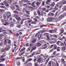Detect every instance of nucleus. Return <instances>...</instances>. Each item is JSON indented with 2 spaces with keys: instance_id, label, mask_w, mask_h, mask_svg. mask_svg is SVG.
<instances>
[{
  "instance_id": "obj_56",
  "label": "nucleus",
  "mask_w": 66,
  "mask_h": 66,
  "mask_svg": "<svg viewBox=\"0 0 66 66\" xmlns=\"http://www.w3.org/2000/svg\"><path fill=\"white\" fill-rule=\"evenodd\" d=\"M49 31L51 33H52V30H50Z\"/></svg>"
},
{
  "instance_id": "obj_13",
  "label": "nucleus",
  "mask_w": 66,
  "mask_h": 66,
  "mask_svg": "<svg viewBox=\"0 0 66 66\" xmlns=\"http://www.w3.org/2000/svg\"><path fill=\"white\" fill-rule=\"evenodd\" d=\"M46 46V45H42V47H43V49H46V48H47V46Z\"/></svg>"
},
{
  "instance_id": "obj_57",
  "label": "nucleus",
  "mask_w": 66,
  "mask_h": 66,
  "mask_svg": "<svg viewBox=\"0 0 66 66\" xmlns=\"http://www.w3.org/2000/svg\"><path fill=\"white\" fill-rule=\"evenodd\" d=\"M50 59H49V58H48L47 60L46 61V62H48V61H49V60Z\"/></svg>"
},
{
  "instance_id": "obj_40",
  "label": "nucleus",
  "mask_w": 66,
  "mask_h": 66,
  "mask_svg": "<svg viewBox=\"0 0 66 66\" xmlns=\"http://www.w3.org/2000/svg\"><path fill=\"white\" fill-rule=\"evenodd\" d=\"M56 51H54L53 53V55H54L56 54Z\"/></svg>"
},
{
  "instance_id": "obj_52",
  "label": "nucleus",
  "mask_w": 66,
  "mask_h": 66,
  "mask_svg": "<svg viewBox=\"0 0 66 66\" xmlns=\"http://www.w3.org/2000/svg\"><path fill=\"white\" fill-rule=\"evenodd\" d=\"M5 55L2 56L1 57H0V58H3V57H5Z\"/></svg>"
},
{
  "instance_id": "obj_42",
  "label": "nucleus",
  "mask_w": 66,
  "mask_h": 66,
  "mask_svg": "<svg viewBox=\"0 0 66 66\" xmlns=\"http://www.w3.org/2000/svg\"><path fill=\"white\" fill-rule=\"evenodd\" d=\"M8 44H10V43H11V40H8Z\"/></svg>"
},
{
  "instance_id": "obj_35",
  "label": "nucleus",
  "mask_w": 66,
  "mask_h": 66,
  "mask_svg": "<svg viewBox=\"0 0 66 66\" xmlns=\"http://www.w3.org/2000/svg\"><path fill=\"white\" fill-rule=\"evenodd\" d=\"M31 24H36V22H35L33 21L31 22Z\"/></svg>"
},
{
  "instance_id": "obj_64",
  "label": "nucleus",
  "mask_w": 66,
  "mask_h": 66,
  "mask_svg": "<svg viewBox=\"0 0 66 66\" xmlns=\"http://www.w3.org/2000/svg\"><path fill=\"white\" fill-rule=\"evenodd\" d=\"M63 58H64H64H66V56H64V55H63L62 56Z\"/></svg>"
},
{
  "instance_id": "obj_28",
  "label": "nucleus",
  "mask_w": 66,
  "mask_h": 66,
  "mask_svg": "<svg viewBox=\"0 0 66 66\" xmlns=\"http://www.w3.org/2000/svg\"><path fill=\"white\" fill-rule=\"evenodd\" d=\"M48 66H51V62H50L48 64Z\"/></svg>"
},
{
  "instance_id": "obj_24",
  "label": "nucleus",
  "mask_w": 66,
  "mask_h": 66,
  "mask_svg": "<svg viewBox=\"0 0 66 66\" xmlns=\"http://www.w3.org/2000/svg\"><path fill=\"white\" fill-rule=\"evenodd\" d=\"M58 10V9H54V10L52 11V12L54 13V12H55L56 11V10Z\"/></svg>"
},
{
  "instance_id": "obj_55",
  "label": "nucleus",
  "mask_w": 66,
  "mask_h": 66,
  "mask_svg": "<svg viewBox=\"0 0 66 66\" xmlns=\"http://www.w3.org/2000/svg\"><path fill=\"white\" fill-rule=\"evenodd\" d=\"M64 43L65 45V46L64 47H66V42H65V41H64Z\"/></svg>"
},
{
  "instance_id": "obj_17",
  "label": "nucleus",
  "mask_w": 66,
  "mask_h": 66,
  "mask_svg": "<svg viewBox=\"0 0 66 66\" xmlns=\"http://www.w3.org/2000/svg\"><path fill=\"white\" fill-rule=\"evenodd\" d=\"M46 37H47L46 39H47V40H50V39L49 38V36L48 35H46Z\"/></svg>"
},
{
  "instance_id": "obj_31",
  "label": "nucleus",
  "mask_w": 66,
  "mask_h": 66,
  "mask_svg": "<svg viewBox=\"0 0 66 66\" xmlns=\"http://www.w3.org/2000/svg\"><path fill=\"white\" fill-rule=\"evenodd\" d=\"M0 7H1V8L5 9V7L3 6H0Z\"/></svg>"
},
{
  "instance_id": "obj_62",
  "label": "nucleus",
  "mask_w": 66,
  "mask_h": 66,
  "mask_svg": "<svg viewBox=\"0 0 66 66\" xmlns=\"http://www.w3.org/2000/svg\"><path fill=\"white\" fill-rule=\"evenodd\" d=\"M21 25H19L17 26L18 28H20L21 27Z\"/></svg>"
},
{
  "instance_id": "obj_47",
  "label": "nucleus",
  "mask_w": 66,
  "mask_h": 66,
  "mask_svg": "<svg viewBox=\"0 0 66 66\" xmlns=\"http://www.w3.org/2000/svg\"><path fill=\"white\" fill-rule=\"evenodd\" d=\"M39 10H42V11H45V10H46V9H39Z\"/></svg>"
},
{
  "instance_id": "obj_9",
  "label": "nucleus",
  "mask_w": 66,
  "mask_h": 66,
  "mask_svg": "<svg viewBox=\"0 0 66 66\" xmlns=\"http://www.w3.org/2000/svg\"><path fill=\"white\" fill-rule=\"evenodd\" d=\"M36 45L38 47H39V46H40L41 45H42V44L39 42H37L36 43Z\"/></svg>"
},
{
  "instance_id": "obj_5",
  "label": "nucleus",
  "mask_w": 66,
  "mask_h": 66,
  "mask_svg": "<svg viewBox=\"0 0 66 66\" xmlns=\"http://www.w3.org/2000/svg\"><path fill=\"white\" fill-rule=\"evenodd\" d=\"M33 45H34V46H32V49H33V50L36 49V45H35V44H33Z\"/></svg>"
},
{
  "instance_id": "obj_4",
  "label": "nucleus",
  "mask_w": 66,
  "mask_h": 66,
  "mask_svg": "<svg viewBox=\"0 0 66 66\" xmlns=\"http://www.w3.org/2000/svg\"><path fill=\"white\" fill-rule=\"evenodd\" d=\"M7 18H9L10 17V16H11V13L9 12H8L7 13Z\"/></svg>"
},
{
  "instance_id": "obj_8",
  "label": "nucleus",
  "mask_w": 66,
  "mask_h": 66,
  "mask_svg": "<svg viewBox=\"0 0 66 66\" xmlns=\"http://www.w3.org/2000/svg\"><path fill=\"white\" fill-rule=\"evenodd\" d=\"M3 3L4 4H5L6 6H9V5L7 4V3L6 1L4 2Z\"/></svg>"
},
{
  "instance_id": "obj_20",
  "label": "nucleus",
  "mask_w": 66,
  "mask_h": 66,
  "mask_svg": "<svg viewBox=\"0 0 66 66\" xmlns=\"http://www.w3.org/2000/svg\"><path fill=\"white\" fill-rule=\"evenodd\" d=\"M60 49H61L60 47H57V51H60Z\"/></svg>"
},
{
  "instance_id": "obj_22",
  "label": "nucleus",
  "mask_w": 66,
  "mask_h": 66,
  "mask_svg": "<svg viewBox=\"0 0 66 66\" xmlns=\"http://www.w3.org/2000/svg\"><path fill=\"white\" fill-rule=\"evenodd\" d=\"M64 33V30H62L61 31V32L59 33V35H61V34H62V33Z\"/></svg>"
},
{
  "instance_id": "obj_45",
  "label": "nucleus",
  "mask_w": 66,
  "mask_h": 66,
  "mask_svg": "<svg viewBox=\"0 0 66 66\" xmlns=\"http://www.w3.org/2000/svg\"><path fill=\"white\" fill-rule=\"evenodd\" d=\"M22 61H23V62H24L25 60H24V56H23V57Z\"/></svg>"
},
{
  "instance_id": "obj_48",
  "label": "nucleus",
  "mask_w": 66,
  "mask_h": 66,
  "mask_svg": "<svg viewBox=\"0 0 66 66\" xmlns=\"http://www.w3.org/2000/svg\"><path fill=\"white\" fill-rule=\"evenodd\" d=\"M48 15H52V16H53V15H54V14H53V13H51L50 14H48Z\"/></svg>"
},
{
  "instance_id": "obj_36",
  "label": "nucleus",
  "mask_w": 66,
  "mask_h": 66,
  "mask_svg": "<svg viewBox=\"0 0 66 66\" xmlns=\"http://www.w3.org/2000/svg\"><path fill=\"white\" fill-rule=\"evenodd\" d=\"M0 11L2 13V12H4V11H5V10L0 9Z\"/></svg>"
},
{
  "instance_id": "obj_12",
  "label": "nucleus",
  "mask_w": 66,
  "mask_h": 66,
  "mask_svg": "<svg viewBox=\"0 0 66 66\" xmlns=\"http://www.w3.org/2000/svg\"><path fill=\"white\" fill-rule=\"evenodd\" d=\"M41 61H42V59L41 58H39L37 60V62H38L39 63Z\"/></svg>"
},
{
  "instance_id": "obj_14",
  "label": "nucleus",
  "mask_w": 66,
  "mask_h": 66,
  "mask_svg": "<svg viewBox=\"0 0 66 66\" xmlns=\"http://www.w3.org/2000/svg\"><path fill=\"white\" fill-rule=\"evenodd\" d=\"M53 49L54 50H55L56 49H57V46L55 44H54V46Z\"/></svg>"
},
{
  "instance_id": "obj_38",
  "label": "nucleus",
  "mask_w": 66,
  "mask_h": 66,
  "mask_svg": "<svg viewBox=\"0 0 66 66\" xmlns=\"http://www.w3.org/2000/svg\"><path fill=\"white\" fill-rule=\"evenodd\" d=\"M42 5H43V6H44V5H45V3H44V1H42Z\"/></svg>"
},
{
  "instance_id": "obj_21",
  "label": "nucleus",
  "mask_w": 66,
  "mask_h": 66,
  "mask_svg": "<svg viewBox=\"0 0 66 66\" xmlns=\"http://www.w3.org/2000/svg\"><path fill=\"white\" fill-rule=\"evenodd\" d=\"M55 5V3L53 2V3L51 4V6L53 7Z\"/></svg>"
},
{
  "instance_id": "obj_61",
  "label": "nucleus",
  "mask_w": 66,
  "mask_h": 66,
  "mask_svg": "<svg viewBox=\"0 0 66 66\" xmlns=\"http://www.w3.org/2000/svg\"><path fill=\"white\" fill-rule=\"evenodd\" d=\"M14 16H15V17H18V15H17V14H14Z\"/></svg>"
},
{
  "instance_id": "obj_2",
  "label": "nucleus",
  "mask_w": 66,
  "mask_h": 66,
  "mask_svg": "<svg viewBox=\"0 0 66 66\" xmlns=\"http://www.w3.org/2000/svg\"><path fill=\"white\" fill-rule=\"evenodd\" d=\"M5 22L4 24L3 25L4 26H6V25H9V20H5Z\"/></svg>"
},
{
  "instance_id": "obj_33",
  "label": "nucleus",
  "mask_w": 66,
  "mask_h": 66,
  "mask_svg": "<svg viewBox=\"0 0 66 66\" xmlns=\"http://www.w3.org/2000/svg\"><path fill=\"white\" fill-rule=\"evenodd\" d=\"M46 4H47L48 5H50V3L47 2V1H46Z\"/></svg>"
},
{
  "instance_id": "obj_3",
  "label": "nucleus",
  "mask_w": 66,
  "mask_h": 66,
  "mask_svg": "<svg viewBox=\"0 0 66 66\" xmlns=\"http://www.w3.org/2000/svg\"><path fill=\"white\" fill-rule=\"evenodd\" d=\"M65 14H64V13L63 14H62L60 16H59V18L60 19H62L63 18H64V17H65Z\"/></svg>"
},
{
  "instance_id": "obj_23",
  "label": "nucleus",
  "mask_w": 66,
  "mask_h": 66,
  "mask_svg": "<svg viewBox=\"0 0 66 66\" xmlns=\"http://www.w3.org/2000/svg\"><path fill=\"white\" fill-rule=\"evenodd\" d=\"M36 60H37V58L36 57H35L33 59V61L34 62H35L36 61Z\"/></svg>"
},
{
  "instance_id": "obj_27",
  "label": "nucleus",
  "mask_w": 66,
  "mask_h": 66,
  "mask_svg": "<svg viewBox=\"0 0 66 66\" xmlns=\"http://www.w3.org/2000/svg\"><path fill=\"white\" fill-rule=\"evenodd\" d=\"M9 48H10V46H8L6 48H5V50H6V51H8V50H9Z\"/></svg>"
},
{
  "instance_id": "obj_54",
  "label": "nucleus",
  "mask_w": 66,
  "mask_h": 66,
  "mask_svg": "<svg viewBox=\"0 0 66 66\" xmlns=\"http://www.w3.org/2000/svg\"><path fill=\"white\" fill-rule=\"evenodd\" d=\"M32 59H28V61H31L32 60Z\"/></svg>"
},
{
  "instance_id": "obj_43",
  "label": "nucleus",
  "mask_w": 66,
  "mask_h": 66,
  "mask_svg": "<svg viewBox=\"0 0 66 66\" xmlns=\"http://www.w3.org/2000/svg\"><path fill=\"white\" fill-rule=\"evenodd\" d=\"M3 17L4 19H5L6 18V16L5 15H4Z\"/></svg>"
},
{
  "instance_id": "obj_6",
  "label": "nucleus",
  "mask_w": 66,
  "mask_h": 66,
  "mask_svg": "<svg viewBox=\"0 0 66 66\" xmlns=\"http://www.w3.org/2000/svg\"><path fill=\"white\" fill-rule=\"evenodd\" d=\"M35 2H33L31 3V6H33V7H35Z\"/></svg>"
},
{
  "instance_id": "obj_50",
  "label": "nucleus",
  "mask_w": 66,
  "mask_h": 66,
  "mask_svg": "<svg viewBox=\"0 0 66 66\" xmlns=\"http://www.w3.org/2000/svg\"><path fill=\"white\" fill-rule=\"evenodd\" d=\"M61 60L62 62H64V61H65L64 59H61Z\"/></svg>"
},
{
  "instance_id": "obj_11",
  "label": "nucleus",
  "mask_w": 66,
  "mask_h": 66,
  "mask_svg": "<svg viewBox=\"0 0 66 66\" xmlns=\"http://www.w3.org/2000/svg\"><path fill=\"white\" fill-rule=\"evenodd\" d=\"M1 21L2 22V24H3H3H4L5 23V20H4L3 19H1Z\"/></svg>"
},
{
  "instance_id": "obj_49",
  "label": "nucleus",
  "mask_w": 66,
  "mask_h": 66,
  "mask_svg": "<svg viewBox=\"0 0 66 66\" xmlns=\"http://www.w3.org/2000/svg\"><path fill=\"white\" fill-rule=\"evenodd\" d=\"M26 47H28V46H29V44L28 43H27L26 44Z\"/></svg>"
},
{
  "instance_id": "obj_37",
  "label": "nucleus",
  "mask_w": 66,
  "mask_h": 66,
  "mask_svg": "<svg viewBox=\"0 0 66 66\" xmlns=\"http://www.w3.org/2000/svg\"><path fill=\"white\" fill-rule=\"evenodd\" d=\"M32 64L31 63H29L28 64V66H32Z\"/></svg>"
},
{
  "instance_id": "obj_7",
  "label": "nucleus",
  "mask_w": 66,
  "mask_h": 66,
  "mask_svg": "<svg viewBox=\"0 0 66 66\" xmlns=\"http://www.w3.org/2000/svg\"><path fill=\"white\" fill-rule=\"evenodd\" d=\"M15 18H16V19L18 21H20V20H21V18L20 17H15Z\"/></svg>"
},
{
  "instance_id": "obj_34",
  "label": "nucleus",
  "mask_w": 66,
  "mask_h": 66,
  "mask_svg": "<svg viewBox=\"0 0 66 66\" xmlns=\"http://www.w3.org/2000/svg\"><path fill=\"white\" fill-rule=\"evenodd\" d=\"M31 42L32 43H35V42H36V40H33Z\"/></svg>"
},
{
  "instance_id": "obj_18",
  "label": "nucleus",
  "mask_w": 66,
  "mask_h": 66,
  "mask_svg": "<svg viewBox=\"0 0 66 66\" xmlns=\"http://www.w3.org/2000/svg\"><path fill=\"white\" fill-rule=\"evenodd\" d=\"M53 40H54V42H53V43H56V42H57V39H56V38H54V39H53Z\"/></svg>"
},
{
  "instance_id": "obj_60",
  "label": "nucleus",
  "mask_w": 66,
  "mask_h": 66,
  "mask_svg": "<svg viewBox=\"0 0 66 66\" xmlns=\"http://www.w3.org/2000/svg\"><path fill=\"white\" fill-rule=\"evenodd\" d=\"M51 0H47L46 1H47L49 3H50V2H51Z\"/></svg>"
},
{
  "instance_id": "obj_51",
  "label": "nucleus",
  "mask_w": 66,
  "mask_h": 66,
  "mask_svg": "<svg viewBox=\"0 0 66 66\" xmlns=\"http://www.w3.org/2000/svg\"><path fill=\"white\" fill-rule=\"evenodd\" d=\"M51 7V6L50 5H47V9H49Z\"/></svg>"
},
{
  "instance_id": "obj_39",
  "label": "nucleus",
  "mask_w": 66,
  "mask_h": 66,
  "mask_svg": "<svg viewBox=\"0 0 66 66\" xmlns=\"http://www.w3.org/2000/svg\"><path fill=\"white\" fill-rule=\"evenodd\" d=\"M0 60L2 61H4L5 60V58H3V59H0Z\"/></svg>"
},
{
  "instance_id": "obj_16",
  "label": "nucleus",
  "mask_w": 66,
  "mask_h": 66,
  "mask_svg": "<svg viewBox=\"0 0 66 66\" xmlns=\"http://www.w3.org/2000/svg\"><path fill=\"white\" fill-rule=\"evenodd\" d=\"M65 46L64 47H62L61 48V50L62 51H65Z\"/></svg>"
},
{
  "instance_id": "obj_1",
  "label": "nucleus",
  "mask_w": 66,
  "mask_h": 66,
  "mask_svg": "<svg viewBox=\"0 0 66 66\" xmlns=\"http://www.w3.org/2000/svg\"><path fill=\"white\" fill-rule=\"evenodd\" d=\"M66 3V0H62V2L59 3V5H62L63 4H65Z\"/></svg>"
},
{
  "instance_id": "obj_19",
  "label": "nucleus",
  "mask_w": 66,
  "mask_h": 66,
  "mask_svg": "<svg viewBox=\"0 0 66 66\" xmlns=\"http://www.w3.org/2000/svg\"><path fill=\"white\" fill-rule=\"evenodd\" d=\"M37 12L38 15H39V16H40V15H41V14H40V12L39 10H38Z\"/></svg>"
},
{
  "instance_id": "obj_59",
  "label": "nucleus",
  "mask_w": 66,
  "mask_h": 66,
  "mask_svg": "<svg viewBox=\"0 0 66 66\" xmlns=\"http://www.w3.org/2000/svg\"><path fill=\"white\" fill-rule=\"evenodd\" d=\"M60 41H58L56 43L57 44V45H59V44H60Z\"/></svg>"
},
{
  "instance_id": "obj_15",
  "label": "nucleus",
  "mask_w": 66,
  "mask_h": 66,
  "mask_svg": "<svg viewBox=\"0 0 66 66\" xmlns=\"http://www.w3.org/2000/svg\"><path fill=\"white\" fill-rule=\"evenodd\" d=\"M60 45L61 46H64L65 45L64 44L63 42H61L60 44Z\"/></svg>"
},
{
  "instance_id": "obj_41",
  "label": "nucleus",
  "mask_w": 66,
  "mask_h": 66,
  "mask_svg": "<svg viewBox=\"0 0 66 66\" xmlns=\"http://www.w3.org/2000/svg\"><path fill=\"white\" fill-rule=\"evenodd\" d=\"M13 13L16 14V13H18V12L16 11H13Z\"/></svg>"
},
{
  "instance_id": "obj_44",
  "label": "nucleus",
  "mask_w": 66,
  "mask_h": 66,
  "mask_svg": "<svg viewBox=\"0 0 66 66\" xmlns=\"http://www.w3.org/2000/svg\"><path fill=\"white\" fill-rule=\"evenodd\" d=\"M22 1L24 2H28V1L27 0H22Z\"/></svg>"
},
{
  "instance_id": "obj_46",
  "label": "nucleus",
  "mask_w": 66,
  "mask_h": 66,
  "mask_svg": "<svg viewBox=\"0 0 66 66\" xmlns=\"http://www.w3.org/2000/svg\"><path fill=\"white\" fill-rule=\"evenodd\" d=\"M36 4L37 5H39L40 4V3L38 2Z\"/></svg>"
},
{
  "instance_id": "obj_30",
  "label": "nucleus",
  "mask_w": 66,
  "mask_h": 66,
  "mask_svg": "<svg viewBox=\"0 0 66 66\" xmlns=\"http://www.w3.org/2000/svg\"><path fill=\"white\" fill-rule=\"evenodd\" d=\"M42 35L41 34H40L38 36V38H40L41 37H42Z\"/></svg>"
},
{
  "instance_id": "obj_26",
  "label": "nucleus",
  "mask_w": 66,
  "mask_h": 66,
  "mask_svg": "<svg viewBox=\"0 0 66 66\" xmlns=\"http://www.w3.org/2000/svg\"><path fill=\"white\" fill-rule=\"evenodd\" d=\"M58 8H59V5L57 4H56L55 9H58Z\"/></svg>"
},
{
  "instance_id": "obj_32",
  "label": "nucleus",
  "mask_w": 66,
  "mask_h": 66,
  "mask_svg": "<svg viewBox=\"0 0 66 66\" xmlns=\"http://www.w3.org/2000/svg\"><path fill=\"white\" fill-rule=\"evenodd\" d=\"M6 39H5L4 41V45H6Z\"/></svg>"
},
{
  "instance_id": "obj_58",
  "label": "nucleus",
  "mask_w": 66,
  "mask_h": 66,
  "mask_svg": "<svg viewBox=\"0 0 66 66\" xmlns=\"http://www.w3.org/2000/svg\"><path fill=\"white\" fill-rule=\"evenodd\" d=\"M26 12L27 13V14H29V12L27 11H26Z\"/></svg>"
},
{
  "instance_id": "obj_10",
  "label": "nucleus",
  "mask_w": 66,
  "mask_h": 66,
  "mask_svg": "<svg viewBox=\"0 0 66 66\" xmlns=\"http://www.w3.org/2000/svg\"><path fill=\"white\" fill-rule=\"evenodd\" d=\"M53 19V18L51 17L48 20V21L49 22H51V21H52V20Z\"/></svg>"
},
{
  "instance_id": "obj_29",
  "label": "nucleus",
  "mask_w": 66,
  "mask_h": 66,
  "mask_svg": "<svg viewBox=\"0 0 66 66\" xmlns=\"http://www.w3.org/2000/svg\"><path fill=\"white\" fill-rule=\"evenodd\" d=\"M34 65L35 66H38V62H35L34 63Z\"/></svg>"
},
{
  "instance_id": "obj_53",
  "label": "nucleus",
  "mask_w": 66,
  "mask_h": 66,
  "mask_svg": "<svg viewBox=\"0 0 66 66\" xmlns=\"http://www.w3.org/2000/svg\"><path fill=\"white\" fill-rule=\"evenodd\" d=\"M14 46H15L14 47V49H15L17 47V45H16L15 44H14Z\"/></svg>"
},
{
  "instance_id": "obj_25",
  "label": "nucleus",
  "mask_w": 66,
  "mask_h": 66,
  "mask_svg": "<svg viewBox=\"0 0 66 66\" xmlns=\"http://www.w3.org/2000/svg\"><path fill=\"white\" fill-rule=\"evenodd\" d=\"M26 48L25 47H23V48H22L21 50L20 51V52H21L22 51H23V50H25Z\"/></svg>"
},
{
  "instance_id": "obj_63",
  "label": "nucleus",
  "mask_w": 66,
  "mask_h": 66,
  "mask_svg": "<svg viewBox=\"0 0 66 66\" xmlns=\"http://www.w3.org/2000/svg\"><path fill=\"white\" fill-rule=\"evenodd\" d=\"M19 3L20 4H22V2L21 1H19Z\"/></svg>"
}]
</instances>
